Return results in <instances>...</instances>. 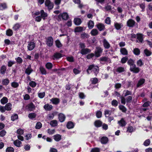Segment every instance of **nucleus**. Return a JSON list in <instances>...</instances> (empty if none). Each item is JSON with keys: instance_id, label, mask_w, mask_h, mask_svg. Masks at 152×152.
<instances>
[{"instance_id": "nucleus-14", "label": "nucleus", "mask_w": 152, "mask_h": 152, "mask_svg": "<svg viewBox=\"0 0 152 152\" xmlns=\"http://www.w3.org/2000/svg\"><path fill=\"white\" fill-rule=\"evenodd\" d=\"M118 124L121 126L124 127L126 125L127 123L124 118H121L119 121H118Z\"/></svg>"}, {"instance_id": "nucleus-12", "label": "nucleus", "mask_w": 152, "mask_h": 152, "mask_svg": "<svg viewBox=\"0 0 152 152\" xmlns=\"http://www.w3.org/2000/svg\"><path fill=\"white\" fill-rule=\"evenodd\" d=\"M75 125V123L71 121H69L67 122L66 126L68 129H70L74 128Z\"/></svg>"}, {"instance_id": "nucleus-63", "label": "nucleus", "mask_w": 152, "mask_h": 152, "mask_svg": "<svg viewBox=\"0 0 152 152\" xmlns=\"http://www.w3.org/2000/svg\"><path fill=\"white\" fill-rule=\"evenodd\" d=\"M116 71L119 73H121L124 71V69L123 67H119L117 69Z\"/></svg>"}, {"instance_id": "nucleus-46", "label": "nucleus", "mask_w": 152, "mask_h": 152, "mask_svg": "<svg viewBox=\"0 0 152 152\" xmlns=\"http://www.w3.org/2000/svg\"><path fill=\"white\" fill-rule=\"evenodd\" d=\"M119 109L121 110L123 112L125 113L126 111V109L124 105L120 104L119 106Z\"/></svg>"}, {"instance_id": "nucleus-33", "label": "nucleus", "mask_w": 152, "mask_h": 152, "mask_svg": "<svg viewBox=\"0 0 152 152\" xmlns=\"http://www.w3.org/2000/svg\"><path fill=\"white\" fill-rule=\"evenodd\" d=\"M20 27V25L18 23H17L14 25L12 27V29L14 31H17L19 29Z\"/></svg>"}, {"instance_id": "nucleus-37", "label": "nucleus", "mask_w": 152, "mask_h": 152, "mask_svg": "<svg viewBox=\"0 0 152 152\" xmlns=\"http://www.w3.org/2000/svg\"><path fill=\"white\" fill-rule=\"evenodd\" d=\"M50 125L52 127L56 126L58 125V122L56 120H53L51 121L50 123Z\"/></svg>"}, {"instance_id": "nucleus-24", "label": "nucleus", "mask_w": 152, "mask_h": 152, "mask_svg": "<svg viewBox=\"0 0 152 152\" xmlns=\"http://www.w3.org/2000/svg\"><path fill=\"white\" fill-rule=\"evenodd\" d=\"M53 138L56 142H58L61 139V135L59 134H56L53 136Z\"/></svg>"}, {"instance_id": "nucleus-7", "label": "nucleus", "mask_w": 152, "mask_h": 152, "mask_svg": "<svg viewBox=\"0 0 152 152\" xmlns=\"http://www.w3.org/2000/svg\"><path fill=\"white\" fill-rule=\"evenodd\" d=\"M26 108L30 111H32L35 109V106L32 102H31L26 106Z\"/></svg>"}, {"instance_id": "nucleus-32", "label": "nucleus", "mask_w": 152, "mask_h": 152, "mask_svg": "<svg viewBox=\"0 0 152 152\" xmlns=\"http://www.w3.org/2000/svg\"><path fill=\"white\" fill-rule=\"evenodd\" d=\"M45 66L48 69H50L52 68L53 65L51 63L48 62L46 64Z\"/></svg>"}, {"instance_id": "nucleus-20", "label": "nucleus", "mask_w": 152, "mask_h": 152, "mask_svg": "<svg viewBox=\"0 0 152 152\" xmlns=\"http://www.w3.org/2000/svg\"><path fill=\"white\" fill-rule=\"evenodd\" d=\"M7 69V67L4 65L1 66L0 69V73L3 75H4Z\"/></svg>"}, {"instance_id": "nucleus-58", "label": "nucleus", "mask_w": 152, "mask_h": 152, "mask_svg": "<svg viewBox=\"0 0 152 152\" xmlns=\"http://www.w3.org/2000/svg\"><path fill=\"white\" fill-rule=\"evenodd\" d=\"M14 148L11 147H7L6 150V152H14Z\"/></svg>"}, {"instance_id": "nucleus-50", "label": "nucleus", "mask_w": 152, "mask_h": 152, "mask_svg": "<svg viewBox=\"0 0 152 152\" xmlns=\"http://www.w3.org/2000/svg\"><path fill=\"white\" fill-rule=\"evenodd\" d=\"M128 58L127 56H125L123 57L121 60V62L122 64L125 63L128 60Z\"/></svg>"}, {"instance_id": "nucleus-4", "label": "nucleus", "mask_w": 152, "mask_h": 152, "mask_svg": "<svg viewBox=\"0 0 152 152\" xmlns=\"http://www.w3.org/2000/svg\"><path fill=\"white\" fill-rule=\"evenodd\" d=\"M28 45L27 46L28 49L29 51L33 50L35 47V44L33 42H28Z\"/></svg>"}, {"instance_id": "nucleus-38", "label": "nucleus", "mask_w": 152, "mask_h": 152, "mask_svg": "<svg viewBox=\"0 0 152 152\" xmlns=\"http://www.w3.org/2000/svg\"><path fill=\"white\" fill-rule=\"evenodd\" d=\"M11 107L12 104L10 103L7 104L5 106L6 110L7 111L11 110L12 109Z\"/></svg>"}, {"instance_id": "nucleus-31", "label": "nucleus", "mask_w": 152, "mask_h": 152, "mask_svg": "<svg viewBox=\"0 0 152 152\" xmlns=\"http://www.w3.org/2000/svg\"><path fill=\"white\" fill-rule=\"evenodd\" d=\"M44 108L47 111H50L52 109L53 106L51 105L50 104H45L44 105Z\"/></svg>"}, {"instance_id": "nucleus-6", "label": "nucleus", "mask_w": 152, "mask_h": 152, "mask_svg": "<svg viewBox=\"0 0 152 152\" xmlns=\"http://www.w3.org/2000/svg\"><path fill=\"white\" fill-rule=\"evenodd\" d=\"M45 4L46 6L48 7L49 10L52 9L53 7V4L49 0H46L45 2Z\"/></svg>"}, {"instance_id": "nucleus-13", "label": "nucleus", "mask_w": 152, "mask_h": 152, "mask_svg": "<svg viewBox=\"0 0 152 152\" xmlns=\"http://www.w3.org/2000/svg\"><path fill=\"white\" fill-rule=\"evenodd\" d=\"M135 23V22L133 20H129L127 22V24L128 26L132 27L134 25Z\"/></svg>"}, {"instance_id": "nucleus-19", "label": "nucleus", "mask_w": 152, "mask_h": 152, "mask_svg": "<svg viewBox=\"0 0 152 152\" xmlns=\"http://www.w3.org/2000/svg\"><path fill=\"white\" fill-rule=\"evenodd\" d=\"M103 42V46L105 48L108 49L110 48V45L105 39H104Z\"/></svg>"}, {"instance_id": "nucleus-18", "label": "nucleus", "mask_w": 152, "mask_h": 152, "mask_svg": "<svg viewBox=\"0 0 152 152\" xmlns=\"http://www.w3.org/2000/svg\"><path fill=\"white\" fill-rule=\"evenodd\" d=\"M102 122L100 120H96L94 122V125L95 127L99 128L102 126Z\"/></svg>"}, {"instance_id": "nucleus-40", "label": "nucleus", "mask_w": 152, "mask_h": 152, "mask_svg": "<svg viewBox=\"0 0 152 152\" xmlns=\"http://www.w3.org/2000/svg\"><path fill=\"white\" fill-rule=\"evenodd\" d=\"M94 22L91 20H90L88 23V26L89 29L92 28L94 26Z\"/></svg>"}, {"instance_id": "nucleus-28", "label": "nucleus", "mask_w": 152, "mask_h": 152, "mask_svg": "<svg viewBox=\"0 0 152 152\" xmlns=\"http://www.w3.org/2000/svg\"><path fill=\"white\" fill-rule=\"evenodd\" d=\"M55 45L56 47L58 48H60L63 46L62 44L61 43L60 40L58 39L56 40L55 41Z\"/></svg>"}, {"instance_id": "nucleus-54", "label": "nucleus", "mask_w": 152, "mask_h": 152, "mask_svg": "<svg viewBox=\"0 0 152 152\" xmlns=\"http://www.w3.org/2000/svg\"><path fill=\"white\" fill-rule=\"evenodd\" d=\"M18 64H21L23 61V59L22 58L20 57H18L15 58Z\"/></svg>"}, {"instance_id": "nucleus-56", "label": "nucleus", "mask_w": 152, "mask_h": 152, "mask_svg": "<svg viewBox=\"0 0 152 152\" xmlns=\"http://www.w3.org/2000/svg\"><path fill=\"white\" fill-rule=\"evenodd\" d=\"M94 56H95L94 53H91L88 54L86 56V58L88 59H90L92 58Z\"/></svg>"}, {"instance_id": "nucleus-10", "label": "nucleus", "mask_w": 152, "mask_h": 152, "mask_svg": "<svg viewBox=\"0 0 152 152\" xmlns=\"http://www.w3.org/2000/svg\"><path fill=\"white\" fill-rule=\"evenodd\" d=\"M58 119L61 122H64L66 119V116L64 114L60 113L58 115Z\"/></svg>"}, {"instance_id": "nucleus-2", "label": "nucleus", "mask_w": 152, "mask_h": 152, "mask_svg": "<svg viewBox=\"0 0 152 152\" xmlns=\"http://www.w3.org/2000/svg\"><path fill=\"white\" fill-rule=\"evenodd\" d=\"M53 40L52 37H49L47 38L46 40V44L47 45L51 47L53 45Z\"/></svg>"}, {"instance_id": "nucleus-3", "label": "nucleus", "mask_w": 152, "mask_h": 152, "mask_svg": "<svg viewBox=\"0 0 152 152\" xmlns=\"http://www.w3.org/2000/svg\"><path fill=\"white\" fill-rule=\"evenodd\" d=\"M62 57V54L58 52H56L54 53L52 57L54 60H56L59 59Z\"/></svg>"}, {"instance_id": "nucleus-62", "label": "nucleus", "mask_w": 152, "mask_h": 152, "mask_svg": "<svg viewBox=\"0 0 152 152\" xmlns=\"http://www.w3.org/2000/svg\"><path fill=\"white\" fill-rule=\"evenodd\" d=\"M15 63V62L14 61L10 60L8 62L7 65L9 67H11L12 65Z\"/></svg>"}, {"instance_id": "nucleus-53", "label": "nucleus", "mask_w": 152, "mask_h": 152, "mask_svg": "<svg viewBox=\"0 0 152 152\" xmlns=\"http://www.w3.org/2000/svg\"><path fill=\"white\" fill-rule=\"evenodd\" d=\"M132 97L131 96H127L126 99V101L127 103H130L132 100Z\"/></svg>"}, {"instance_id": "nucleus-5", "label": "nucleus", "mask_w": 152, "mask_h": 152, "mask_svg": "<svg viewBox=\"0 0 152 152\" xmlns=\"http://www.w3.org/2000/svg\"><path fill=\"white\" fill-rule=\"evenodd\" d=\"M129 70L131 72L134 73H137L140 71V69L138 67H137L136 65H135L132 67H130Z\"/></svg>"}, {"instance_id": "nucleus-52", "label": "nucleus", "mask_w": 152, "mask_h": 152, "mask_svg": "<svg viewBox=\"0 0 152 152\" xmlns=\"http://www.w3.org/2000/svg\"><path fill=\"white\" fill-rule=\"evenodd\" d=\"M137 39L141 42H142L143 38L142 35L141 34H137Z\"/></svg>"}, {"instance_id": "nucleus-27", "label": "nucleus", "mask_w": 152, "mask_h": 152, "mask_svg": "<svg viewBox=\"0 0 152 152\" xmlns=\"http://www.w3.org/2000/svg\"><path fill=\"white\" fill-rule=\"evenodd\" d=\"M83 31V28L81 26L77 27L74 29V32H81Z\"/></svg>"}, {"instance_id": "nucleus-23", "label": "nucleus", "mask_w": 152, "mask_h": 152, "mask_svg": "<svg viewBox=\"0 0 152 152\" xmlns=\"http://www.w3.org/2000/svg\"><path fill=\"white\" fill-rule=\"evenodd\" d=\"M97 27L99 30L100 31L104 30L105 29V26L102 23H99L97 25Z\"/></svg>"}, {"instance_id": "nucleus-17", "label": "nucleus", "mask_w": 152, "mask_h": 152, "mask_svg": "<svg viewBox=\"0 0 152 152\" xmlns=\"http://www.w3.org/2000/svg\"><path fill=\"white\" fill-rule=\"evenodd\" d=\"M114 25L115 29L117 30L121 29V28L123 26V24L120 23H115Z\"/></svg>"}, {"instance_id": "nucleus-30", "label": "nucleus", "mask_w": 152, "mask_h": 152, "mask_svg": "<svg viewBox=\"0 0 152 152\" xmlns=\"http://www.w3.org/2000/svg\"><path fill=\"white\" fill-rule=\"evenodd\" d=\"M13 143L15 146L18 147H20L22 144L21 142L18 140H15Z\"/></svg>"}, {"instance_id": "nucleus-26", "label": "nucleus", "mask_w": 152, "mask_h": 152, "mask_svg": "<svg viewBox=\"0 0 152 152\" xmlns=\"http://www.w3.org/2000/svg\"><path fill=\"white\" fill-rule=\"evenodd\" d=\"M120 51L122 54L124 55H126L128 54L127 50L125 48H122L120 49Z\"/></svg>"}, {"instance_id": "nucleus-21", "label": "nucleus", "mask_w": 152, "mask_h": 152, "mask_svg": "<svg viewBox=\"0 0 152 152\" xmlns=\"http://www.w3.org/2000/svg\"><path fill=\"white\" fill-rule=\"evenodd\" d=\"M52 103L54 104H57L60 102L59 99L58 98H53L50 100Z\"/></svg>"}, {"instance_id": "nucleus-8", "label": "nucleus", "mask_w": 152, "mask_h": 152, "mask_svg": "<svg viewBox=\"0 0 152 152\" xmlns=\"http://www.w3.org/2000/svg\"><path fill=\"white\" fill-rule=\"evenodd\" d=\"M91 65H93V67L92 68V71L94 72L95 76H97V74L99 72V68L98 66L95 65L94 64H91Z\"/></svg>"}, {"instance_id": "nucleus-55", "label": "nucleus", "mask_w": 152, "mask_h": 152, "mask_svg": "<svg viewBox=\"0 0 152 152\" xmlns=\"http://www.w3.org/2000/svg\"><path fill=\"white\" fill-rule=\"evenodd\" d=\"M42 124L41 122H38L36 125L35 128L37 129H39L42 127Z\"/></svg>"}, {"instance_id": "nucleus-43", "label": "nucleus", "mask_w": 152, "mask_h": 152, "mask_svg": "<svg viewBox=\"0 0 152 152\" xmlns=\"http://www.w3.org/2000/svg\"><path fill=\"white\" fill-rule=\"evenodd\" d=\"M73 22L76 25L78 26L81 23L82 21V20H74Z\"/></svg>"}, {"instance_id": "nucleus-51", "label": "nucleus", "mask_w": 152, "mask_h": 152, "mask_svg": "<svg viewBox=\"0 0 152 152\" xmlns=\"http://www.w3.org/2000/svg\"><path fill=\"white\" fill-rule=\"evenodd\" d=\"M144 53L147 56H150L152 54V53L147 49L144 50Z\"/></svg>"}, {"instance_id": "nucleus-48", "label": "nucleus", "mask_w": 152, "mask_h": 152, "mask_svg": "<svg viewBox=\"0 0 152 152\" xmlns=\"http://www.w3.org/2000/svg\"><path fill=\"white\" fill-rule=\"evenodd\" d=\"M18 118V116L17 114H14L12 115L11 116V120L12 121H14L17 119Z\"/></svg>"}, {"instance_id": "nucleus-34", "label": "nucleus", "mask_w": 152, "mask_h": 152, "mask_svg": "<svg viewBox=\"0 0 152 152\" xmlns=\"http://www.w3.org/2000/svg\"><path fill=\"white\" fill-rule=\"evenodd\" d=\"M91 34L93 36H96L98 34V31L97 29H94L91 31Z\"/></svg>"}, {"instance_id": "nucleus-49", "label": "nucleus", "mask_w": 152, "mask_h": 152, "mask_svg": "<svg viewBox=\"0 0 152 152\" xmlns=\"http://www.w3.org/2000/svg\"><path fill=\"white\" fill-rule=\"evenodd\" d=\"M108 58L106 56L102 57L99 58V61L101 62H107L108 61Z\"/></svg>"}, {"instance_id": "nucleus-59", "label": "nucleus", "mask_w": 152, "mask_h": 152, "mask_svg": "<svg viewBox=\"0 0 152 152\" xmlns=\"http://www.w3.org/2000/svg\"><path fill=\"white\" fill-rule=\"evenodd\" d=\"M29 85L32 88L35 87L37 85V83L34 81H31L29 83Z\"/></svg>"}, {"instance_id": "nucleus-60", "label": "nucleus", "mask_w": 152, "mask_h": 152, "mask_svg": "<svg viewBox=\"0 0 152 152\" xmlns=\"http://www.w3.org/2000/svg\"><path fill=\"white\" fill-rule=\"evenodd\" d=\"M137 64L138 66H141L143 65L144 63L141 59H140L137 61Z\"/></svg>"}, {"instance_id": "nucleus-41", "label": "nucleus", "mask_w": 152, "mask_h": 152, "mask_svg": "<svg viewBox=\"0 0 152 152\" xmlns=\"http://www.w3.org/2000/svg\"><path fill=\"white\" fill-rule=\"evenodd\" d=\"M39 70L42 75H45L46 74V71L43 67L40 66L39 68Z\"/></svg>"}, {"instance_id": "nucleus-39", "label": "nucleus", "mask_w": 152, "mask_h": 152, "mask_svg": "<svg viewBox=\"0 0 152 152\" xmlns=\"http://www.w3.org/2000/svg\"><path fill=\"white\" fill-rule=\"evenodd\" d=\"M9 80L8 78L3 79L2 80V84L4 86H7L9 83Z\"/></svg>"}, {"instance_id": "nucleus-16", "label": "nucleus", "mask_w": 152, "mask_h": 152, "mask_svg": "<svg viewBox=\"0 0 152 152\" xmlns=\"http://www.w3.org/2000/svg\"><path fill=\"white\" fill-rule=\"evenodd\" d=\"M109 141L108 138L107 137L103 136L102 137L100 140V142L102 144H107Z\"/></svg>"}, {"instance_id": "nucleus-47", "label": "nucleus", "mask_w": 152, "mask_h": 152, "mask_svg": "<svg viewBox=\"0 0 152 152\" xmlns=\"http://www.w3.org/2000/svg\"><path fill=\"white\" fill-rule=\"evenodd\" d=\"M111 111L109 110H105L104 112V114L106 117H108L107 116V115H111Z\"/></svg>"}, {"instance_id": "nucleus-35", "label": "nucleus", "mask_w": 152, "mask_h": 152, "mask_svg": "<svg viewBox=\"0 0 152 152\" xmlns=\"http://www.w3.org/2000/svg\"><path fill=\"white\" fill-rule=\"evenodd\" d=\"M33 71V70L31 68V66L28 67L25 71V72L28 75H29L31 72Z\"/></svg>"}, {"instance_id": "nucleus-57", "label": "nucleus", "mask_w": 152, "mask_h": 152, "mask_svg": "<svg viewBox=\"0 0 152 152\" xmlns=\"http://www.w3.org/2000/svg\"><path fill=\"white\" fill-rule=\"evenodd\" d=\"M151 104V102L149 101H146L144 102V103L142 105V107H148Z\"/></svg>"}, {"instance_id": "nucleus-15", "label": "nucleus", "mask_w": 152, "mask_h": 152, "mask_svg": "<svg viewBox=\"0 0 152 152\" xmlns=\"http://www.w3.org/2000/svg\"><path fill=\"white\" fill-rule=\"evenodd\" d=\"M58 18L60 19L62 18V19H67L69 18V15L66 12H64L58 16Z\"/></svg>"}, {"instance_id": "nucleus-11", "label": "nucleus", "mask_w": 152, "mask_h": 152, "mask_svg": "<svg viewBox=\"0 0 152 152\" xmlns=\"http://www.w3.org/2000/svg\"><path fill=\"white\" fill-rule=\"evenodd\" d=\"M145 80L144 78H140L137 84V88L141 87L145 83Z\"/></svg>"}, {"instance_id": "nucleus-64", "label": "nucleus", "mask_w": 152, "mask_h": 152, "mask_svg": "<svg viewBox=\"0 0 152 152\" xmlns=\"http://www.w3.org/2000/svg\"><path fill=\"white\" fill-rule=\"evenodd\" d=\"M91 152H100V149L98 148H94L91 149Z\"/></svg>"}, {"instance_id": "nucleus-1", "label": "nucleus", "mask_w": 152, "mask_h": 152, "mask_svg": "<svg viewBox=\"0 0 152 152\" xmlns=\"http://www.w3.org/2000/svg\"><path fill=\"white\" fill-rule=\"evenodd\" d=\"M103 51V49L99 46L97 47L94 51L95 56L96 58L100 56Z\"/></svg>"}, {"instance_id": "nucleus-36", "label": "nucleus", "mask_w": 152, "mask_h": 152, "mask_svg": "<svg viewBox=\"0 0 152 152\" xmlns=\"http://www.w3.org/2000/svg\"><path fill=\"white\" fill-rule=\"evenodd\" d=\"M37 115L35 113H30L28 115V117L30 119L33 120L36 117Z\"/></svg>"}, {"instance_id": "nucleus-45", "label": "nucleus", "mask_w": 152, "mask_h": 152, "mask_svg": "<svg viewBox=\"0 0 152 152\" xmlns=\"http://www.w3.org/2000/svg\"><path fill=\"white\" fill-rule=\"evenodd\" d=\"M6 34L7 36H11L13 34L12 31L10 29L7 30L6 31Z\"/></svg>"}, {"instance_id": "nucleus-29", "label": "nucleus", "mask_w": 152, "mask_h": 152, "mask_svg": "<svg viewBox=\"0 0 152 152\" xmlns=\"http://www.w3.org/2000/svg\"><path fill=\"white\" fill-rule=\"evenodd\" d=\"M90 81L91 82V83L93 85L96 84L98 82V78L95 77L91 78Z\"/></svg>"}, {"instance_id": "nucleus-42", "label": "nucleus", "mask_w": 152, "mask_h": 152, "mask_svg": "<svg viewBox=\"0 0 152 152\" xmlns=\"http://www.w3.org/2000/svg\"><path fill=\"white\" fill-rule=\"evenodd\" d=\"M133 52L135 55L138 56L140 53V51L138 48H135L134 49Z\"/></svg>"}, {"instance_id": "nucleus-22", "label": "nucleus", "mask_w": 152, "mask_h": 152, "mask_svg": "<svg viewBox=\"0 0 152 152\" xmlns=\"http://www.w3.org/2000/svg\"><path fill=\"white\" fill-rule=\"evenodd\" d=\"M47 16V13L44 12L43 10H42L41 11V16H39L38 17L39 19H41V18H44Z\"/></svg>"}, {"instance_id": "nucleus-44", "label": "nucleus", "mask_w": 152, "mask_h": 152, "mask_svg": "<svg viewBox=\"0 0 152 152\" xmlns=\"http://www.w3.org/2000/svg\"><path fill=\"white\" fill-rule=\"evenodd\" d=\"M8 102V99L6 97H4L1 100V103L3 104L6 103Z\"/></svg>"}, {"instance_id": "nucleus-9", "label": "nucleus", "mask_w": 152, "mask_h": 152, "mask_svg": "<svg viewBox=\"0 0 152 152\" xmlns=\"http://www.w3.org/2000/svg\"><path fill=\"white\" fill-rule=\"evenodd\" d=\"M91 50L88 48H85L84 49H82L80 50V53L82 55H85L90 53Z\"/></svg>"}, {"instance_id": "nucleus-61", "label": "nucleus", "mask_w": 152, "mask_h": 152, "mask_svg": "<svg viewBox=\"0 0 152 152\" xmlns=\"http://www.w3.org/2000/svg\"><path fill=\"white\" fill-rule=\"evenodd\" d=\"M19 85L18 83L12 82L11 83V86L14 88H17L19 86Z\"/></svg>"}, {"instance_id": "nucleus-25", "label": "nucleus", "mask_w": 152, "mask_h": 152, "mask_svg": "<svg viewBox=\"0 0 152 152\" xmlns=\"http://www.w3.org/2000/svg\"><path fill=\"white\" fill-rule=\"evenodd\" d=\"M127 64L130 66V67H132L135 64H134V61L132 59L130 58L128 60Z\"/></svg>"}]
</instances>
